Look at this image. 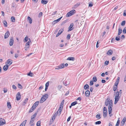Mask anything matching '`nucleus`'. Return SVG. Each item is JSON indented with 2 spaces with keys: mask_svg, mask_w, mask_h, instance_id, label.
I'll use <instances>...</instances> for the list:
<instances>
[{
  "mask_svg": "<svg viewBox=\"0 0 126 126\" xmlns=\"http://www.w3.org/2000/svg\"><path fill=\"white\" fill-rule=\"evenodd\" d=\"M105 104L106 106H107L108 105V111L109 113L110 114V116L111 117L112 115V114H111L112 107L113 104L111 100L109 101L107 100L105 102Z\"/></svg>",
  "mask_w": 126,
  "mask_h": 126,
  "instance_id": "nucleus-1",
  "label": "nucleus"
},
{
  "mask_svg": "<svg viewBox=\"0 0 126 126\" xmlns=\"http://www.w3.org/2000/svg\"><path fill=\"white\" fill-rule=\"evenodd\" d=\"M116 94L115 97V101L114 103L115 104H116L117 102L118 101L119 98H120L121 95H120L118 91L116 92H115Z\"/></svg>",
  "mask_w": 126,
  "mask_h": 126,
  "instance_id": "nucleus-2",
  "label": "nucleus"
},
{
  "mask_svg": "<svg viewBox=\"0 0 126 126\" xmlns=\"http://www.w3.org/2000/svg\"><path fill=\"white\" fill-rule=\"evenodd\" d=\"M103 116L105 117L107 116V109L105 107H104L103 109Z\"/></svg>",
  "mask_w": 126,
  "mask_h": 126,
  "instance_id": "nucleus-3",
  "label": "nucleus"
},
{
  "mask_svg": "<svg viewBox=\"0 0 126 126\" xmlns=\"http://www.w3.org/2000/svg\"><path fill=\"white\" fill-rule=\"evenodd\" d=\"M64 67V63H62L59 65L57 66L56 67L55 69H59L62 68H63Z\"/></svg>",
  "mask_w": 126,
  "mask_h": 126,
  "instance_id": "nucleus-4",
  "label": "nucleus"
},
{
  "mask_svg": "<svg viewBox=\"0 0 126 126\" xmlns=\"http://www.w3.org/2000/svg\"><path fill=\"white\" fill-rule=\"evenodd\" d=\"M6 123L5 121V120L1 118L0 119V126L3 125Z\"/></svg>",
  "mask_w": 126,
  "mask_h": 126,
  "instance_id": "nucleus-5",
  "label": "nucleus"
},
{
  "mask_svg": "<svg viewBox=\"0 0 126 126\" xmlns=\"http://www.w3.org/2000/svg\"><path fill=\"white\" fill-rule=\"evenodd\" d=\"M21 95L19 92H18L16 95V98L17 100H19L20 99Z\"/></svg>",
  "mask_w": 126,
  "mask_h": 126,
  "instance_id": "nucleus-6",
  "label": "nucleus"
},
{
  "mask_svg": "<svg viewBox=\"0 0 126 126\" xmlns=\"http://www.w3.org/2000/svg\"><path fill=\"white\" fill-rule=\"evenodd\" d=\"M14 40H13V37H11L9 41V45L10 46H12L14 43Z\"/></svg>",
  "mask_w": 126,
  "mask_h": 126,
  "instance_id": "nucleus-7",
  "label": "nucleus"
},
{
  "mask_svg": "<svg viewBox=\"0 0 126 126\" xmlns=\"http://www.w3.org/2000/svg\"><path fill=\"white\" fill-rule=\"evenodd\" d=\"M12 63V61L10 59L8 60L6 62H5V63H7L8 65H10Z\"/></svg>",
  "mask_w": 126,
  "mask_h": 126,
  "instance_id": "nucleus-8",
  "label": "nucleus"
},
{
  "mask_svg": "<svg viewBox=\"0 0 126 126\" xmlns=\"http://www.w3.org/2000/svg\"><path fill=\"white\" fill-rule=\"evenodd\" d=\"M10 35V33L9 31H8L4 35V38L6 39Z\"/></svg>",
  "mask_w": 126,
  "mask_h": 126,
  "instance_id": "nucleus-9",
  "label": "nucleus"
},
{
  "mask_svg": "<svg viewBox=\"0 0 126 126\" xmlns=\"http://www.w3.org/2000/svg\"><path fill=\"white\" fill-rule=\"evenodd\" d=\"M63 31V29H61L58 32V33L56 34V37H57Z\"/></svg>",
  "mask_w": 126,
  "mask_h": 126,
  "instance_id": "nucleus-10",
  "label": "nucleus"
},
{
  "mask_svg": "<svg viewBox=\"0 0 126 126\" xmlns=\"http://www.w3.org/2000/svg\"><path fill=\"white\" fill-rule=\"evenodd\" d=\"M74 26V24L73 23H71L70 24L69 27V29L68 30V32H69L72 30L73 29V28H72Z\"/></svg>",
  "mask_w": 126,
  "mask_h": 126,
  "instance_id": "nucleus-11",
  "label": "nucleus"
},
{
  "mask_svg": "<svg viewBox=\"0 0 126 126\" xmlns=\"http://www.w3.org/2000/svg\"><path fill=\"white\" fill-rule=\"evenodd\" d=\"M126 118L125 117H124L123 119L121 121V125L122 126H123L124 124H125V123L126 122Z\"/></svg>",
  "mask_w": 126,
  "mask_h": 126,
  "instance_id": "nucleus-12",
  "label": "nucleus"
},
{
  "mask_svg": "<svg viewBox=\"0 0 126 126\" xmlns=\"http://www.w3.org/2000/svg\"><path fill=\"white\" fill-rule=\"evenodd\" d=\"M46 99V98H45L44 97V96H42L40 100V102L41 103H42L44 102Z\"/></svg>",
  "mask_w": 126,
  "mask_h": 126,
  "instance_id": "nucleus-13",
  "label": "nucleus"
},
{
  "mask_svg": "<svg viewBox=\"0 0 126 126\" xmlns=\"http://www.w3.org/2000/svg\"><path fill=\"white\" fill-rule=\"evenodd\" d=\"M9 65L8 64H6L5 65L3 68V70L4 71H6L8 68Z\"/></svg>",
  "mask_w": 126,
  "mask_h": 126,
  "instance_id": "nucleus-14",
  "label": "nucleus"
},
{
  "mask_svg": "<svg viewBox=\"0 0 126 126\" xmlns=\"http://www.w3.org/2000/svg\"><path fill=\"white\" fill-rule=\"evenodd\" d=\"M39 103L38 101H36L35 102L33 105L32 106L34 108H36V107L38 106Z\"/></svg>",
  "mask_w": 126,
  "mask_h": 126,
  "instance_id": "nucleus-15",
  "label": "nucleus"
},
{
  "mask_svg": "<svg viewBox=\"0 0 126 126\" xmlns=\"http://www.w3.org/2000/svg\"><path fill=\"white\" fill-rule=\"evenodd\" d=\"M90 93L89 91L88 90H87L85 92V95L86 97H88L90 95Z\"/></svg>",
  "mask_w": 126,
  "mask_h": 126,
  "instance_id": "nucleus-16",
  "label": "nucleus"
},
{
  "mask_svg": "<svg viewBox=\"0 0 126 126\" xmlns=\"http://www.w3.org/2000/svg\"><path fill=\"white\" fill-rule=\"evenodd\" d=\"M120 78L119 77H118L117 78V80L115 82V85L116 86H117L118 85L119 83V80H120Z\"/></svg>",
  "mask_w": 126,
  "mask_h": 126,
  "instance_id": "nucleus-17",
  "label": "nucleus"
},
{
  "mask_svg": "<svg viewBox=\"0 0 126 126\" xmlns=\"http://www.w3.org/2000/svg\"><path fill=\"white\" fill-rule=\"evenodd\" d=\"M113 52L112 51L111 49H110L108 51L107 54L109 55H110L112 54Z\"/></svg>",
  "mask_w": 126,
  "mask_h": 126,
  "instance_id": "nucleus-18",
  "label": "nucleus"
},
{
  "mask_svg": "<svg viewBox=\"0 0 126 126\" xmlns=\"http://www.w3.org/2000/svg\"><path fill=\"white\" fill-rule=\"evenodd\" d=\"M67 60L74 61L75 60V58L73 57H68L67 59Z\"/></svg>",
  "mask_w": 126,
  "mask_h": 126,
  "instance_id": "nucleus-19",
  "label": "nucleus"
},
{
  "mask_svg": "<svg viewBox=\"0 0 126 126\" xmlns=\"http://www.w3.org/2000/svg\"><path fill=\"white\" fill-rule=\"evenodd\" d=\"M27 120H26L24 121L19 126H25Z\"/></svg>",
  "mask_w": 126,
  "mask_h": 126,
  "instance_id": "nucleus-20",
  "label": "nucleus"
},
{
  "mask_svg": "<svg viewBox=\"0 0 126 126\" xmlns=\"http://www.w3.org/2000/svg\"><path fill=\"white\" fill-rule=\"evenodd\" d=\"M80 4V3H78L77 4H75L73 7V8L74 9H75L78 7Z\"/></svg>",
  "mask_w": 126,
  "mask_h": 126,
  "instance_id": "nucleus-21",
  "label": "nucleus"
},
{
  "mask_svg": "<svg viewBox=\"0 0 126 126\" xmlns=\"http://www.w3.org/2000/svg\"><path fill=\"white\" fill-rule=\"evenodd\" d=\"M47 2V0H42L41 1V3L43 4H46Z\"/></svg>",
  "mask_w": 126,
  "mask_h": 126,
  "instance_id": "nucleus-22",
  "label": "nucleus"
},
{
  "mask_svg": "<svg viewBox=\"0 0 126 126\" xmlns=\"http://www.w3.org/2000/svg\"><path fill=\"white\" fill-rule=\"evenodd\" d=\"M28 20L30 24H31L32 23V19L29 16H28Z\"/></svg>",
  "mask_w": 126,
  "mask_h": 126,
  "instance_id": "nucleus-23",
  "label": "nucleus"
},
{
  "mask_svg": "<svg viewBox=\"0 0 126 126\" xmlns=\"http://www.w3.org/2000/svg\"><path fill=\"white\" fill-rule=\"evenodd\" d=\"M84 89L86 90L89 89V86L88 84L85 85L84 87Z\"/></svg>",
  "mask_w": 126,
  "mask_h": 126,
  "instance_id": "nucleus-24",
  "label": "nucleus"
},
{
  "mask_svg": "<svg viewBox=\"0 0 126 126\" xmlns=\"http://www.w3.org/2000/svg\"><path fill=\"white\" fill-rule=\"evenodd\" d=\"M35 109V108H34L32 106V107L31 108V109H30V110L29 111V112L31 113V112H32L34 110V109Z\"/></svg>",
  "mask_w": 126,
  "mask_h": 126,
  "instance_id": "nucleus-25",
  "label": "nucleus"
},
{
  "mask_svg": "<svg viewBox=\"0 0 126 126\" xmlns=\"http://www.w3.org/2000/svg\"><path fill=\"white\" fill-rule=\"evenodd\" d=\"M120 123V118H119L115 125V126H119Z\"/></svg>",
  "mask_w": 126,
  "mask_h": 126,
  "instance_id": "nucleus-26",
  "label": "nucleus"
},
{
  "mask_svg": "<svg viewBox=\"0 0 126 126\" xmlns=\"http://www.w3.org/2000/svg\"><path fill=\"white\" fill-rule=\"evenodd\" d=\"M72 15V14H71V13L70 12L68 13L66 15V17H69L71 16Z\"/></svg>",
  "mask_w": 126,
  "mask_h": 126,
  "instance_id": "nucleus-27",
  "label": "nucleus"
},
{
  "mask_svg": "<svg viewBox=\"0 0 126 126\" xmlns=\"http://www.w3.org/2000/svg\"><path fill=\"white\" fill-rule=\"evenodd\" d=\"M28 100V98H26L25 100L24 101L23 103H22V105H25V104L27 103V102Z\"/></svg>",
  "mask_w": 126,
  "mask_h": 126,
  "instance_id": "nucleus-28",
  "label": "nucleus"
},
{
  "mask_svg": "<svg viewBox=\"0 0 126 126\" xmlns=\"http://www.w3.org/2000/svg\"><path fill=\"white\" fill-rule=\"evenodd\" d=\"M7 106H8V108L10 109L11 108V104L9 102H8L7 103Z\"/></svg>",
  "mask_w": 126,
  "mask_h": 126,
  "instance_id": "nucleus-29",
  "label": "nucleus"
},
{
  "mask_svg": "<svg viewBox=\"0 0 126 126\" xmlns=\"http://www.w3.org/2000/svg\"><path fill=\"white\" fill-rule=\"evenodd\" d=\"M63 83L64 84L65 86H67L69 84V82H68L67 81H64L63 82Z\"/></svg>",
  "mask_w": 126,
  "mask_h": 126,
  "instance_id": "nucleus-30",
  "label": "nucleus"
},
{
  "mask_svg": "<svg viewBox=\"0 0 126 126\" xmlns=\"http://www.w3.org/2000/svg\"><path fill=\"white\" fill-rule=\"evenodd\" d=\"M93 80L92 81L94 82H96L97 80V78L95 77H93Z\"/></svg>",
  "mask_w": 126,
  "mask_h": 126,
  "instance_id": "nucleus-31",
  "label": "nucleus"
},
{
  "mask_svg": "<svg viewBox=\"0 0 126 126\" xmlns=\"http://www.w3.org/2000/svg\"><path fill=\"white\" fill-rule=\"evenodd\" d=\"M122 32V30L121 29H119L118 30V35H120L121 33Z\"/></svg>",
  "mask_w": 126,
  "mask_h": 126,
  "instance_id": "nucleus-32",
  "label": "nucleus"
},
{
  "mask_svg": "<svg viewBox=\"0 0 126 126\" xmlns=\"http://www.w3.org/2000/svg\"><path fill=\"white\" fill-rule=\"evenodd\" d=\"M78 103L77 101H75L71 103V106H74Z\"/></svg>",
  "mask_w": 126,
  "mask_h": 126,
  "instance_id": "nucleus-33",
  "label": "nucleus"
},
{
  "mask_svg": "<svg viewBox=\"0 0 126 126\" xmlns=\"http://www.w3.org/2000/svg\"><path fill=\"white\" fill-rule=\"evenodd\" d=\"M3 24L4 27H7V23L6 21L5 20L3 21Z\"/></svg>",
  "mask_w": 126,
  "mask_h": 126,
  "instance_id": "nucleus-34",
  "label": "nucleus"
},
{
  "mask_svg": "<svg viewBox=\"0 0 126 126\" xmlns=\"http://www.w3.org/2000/svg\"><path fill=\"white\" fill-rule=\"evenodd\" d=\"M37 115L36 113H35L34 114L32 115L31 117V119H34L36 116Z\"/></svg>",
  "mask_w": 126,
  "mask_h": 126,
  "instance_id": "nucleus-35",
  "label": "nucleus"
},
{
  "mask_svg": "<svg viewBox=\"0 0 126 126\" xmlns=\"http://www.w3.org/2000/svg\"><path fill=\"white\" fill-rule=\"evenodd\" d=\"M41 121H38L36 124L37 126H41Z\"/></svg>",
  "mask_w": 126,
  "mask_h": 126,
  "instance_id": "nucleus-36",
  "label": "nucleus"
},
{
  "mask_svg": "<svg viewBox=\"0 0 126 126\" xmlns=\"http://www.w3.org/2000/svg\"><path fill=\"white\" fill-rule=\"evenodd\" d=\"M43 96H44V97L47 99L48 97V95L47 94H46L44 95Z\"/></svg>",
  "mask_w": 126,
  "mask_h": 126,
  "instance_id": "nucleus-37",
  "label": "nucleus"
},
{
  "mask_svg": "<svg viewBox=\"0 0 126 126\" xmlns=\"http://www.w3.org/2000/svg\"><path fill=\"white\" fill-rule=\"evenodd\" d=\"M63 108H62V107H60L59 108L58 111H59V112H60L59 115H60V114H61V112L62 111V110L63 109Z\"/></svg>",
  "mask_w": 126,
  "mask_h": 126,
  "instance_id": "nucleus-38",
  "label": "nucleus"
},
{
  "mask_svg": "<svg viewBox=\"0 0 126 126\" xmlns=\"http://www.w3.org/2000/svg\"><path fill=\"white\" fill-rule=\"evenodd\" d=\"M126 23L125 21H123L121 23V25L122 26H124L125 24Z\"/></svg>",
  "mask_w": 126,
  "mask_h": 126,
  "instance_id": "nucleus-39",
  "label": "nucleus"
},
{
  "mask_svg": "<svg viewBox=\"0 0 126 126\" xmlns=\"http://www.w3.org/2000/svg\"><path fill=\"white\" fill-rule=\"evenodd\" d=\"M120 37L119 36H117L115 38V40L116 41H118L120 40Z\"/></svg>",
  "mask_w": 126,
  "mask_h": 126,
  "instance_id": "nucleus-40",
  "label": "nucleus"
},
{
  "mask_svg": "<svg viewBox=\"0 0 126 126\" xmlns=\"http://www.w3.org/2000/svg\"><path fill=\"white\" fill-rule=\"evenodd\" d=\"M34 121V119H31L29 123V124H31Z\"/></svg>",
  "mask_w": 126,
  "mask_h": 126,
  "instance_id": "nucleus-41",
  "label": "nucleus"
},
{
  "mask_svg": "<svg viewBox=\"0 0 126 126\" xmlns=\"http://www.w3.org/2000/svg\"><path fill=\"white\" fill-rule=\"evenodd\" d=\"M71 13V14H72V15L74 14V13H75L76 11L75 10H72L70 11Z\"/></svg>",
  "mask_w": 126,
  "mask_h": 126,
  "instance_id": "nucleus-42",
  "label": "nucleus"
},
{
  "mask_svg": "<svg viewBox=\"0 0 126 126\" xmlns=\"http://www.w3.org/2000/svg\"><path fill=\"white\" fill-rule=\"evenodd\" d=\"M11 19L12 21L14 22L15 20V17L13 16H12L11 17Z\"/></svg>",
  "mask_w": 126,
  "mask_h": 126,
  "instance_id": "nucleus-43",
  "label": "nucleus"
},
{
  "mask_svg": "<svg viewBox=\"0 0 126 126\" xmlns=\"http://www.w3.org/2000/svg\"><path fill=\"white\" fill-rule=\"evenodd\" d=\"M96 118L98 119H100L101 118L100 114H98L96 116Z\"/></svg>",
  "mask_w": 126,
  "mask_h": 126,
  "instance_id": "nucleus-44",
  "label": "nucleus"
},
{
  "mask_svg": "<svg viewBox=\"0 0 126 126\" xmlns=\"http://www.w3.org/2000/svg\"><path fill=\"white\" fill-rule=\"evenodd\" d=\"M58 22L57 21V20H55L53 21L52 22V24L53 25L55 24V23H57Z\"/></svg>",
  "mask_w": 126,
  "mask_h": 126,
  "instance_id": "nucleus-45",
  "label": "nucleus"
},
{
  "mask_svg": "<svg viewBox=\"0 0 126 126\" xmlns=\"http://www.w3.org/2000/svg\"><path fill=\"white\" fill-rule=\"evenodd\" d=\"M94 81L92 80H91L90 81L89 85L90 86L94 84Z\"/></svg>",
  "mask_w": 126,
  "mask_h": 126,
  "instance_id": "nucleus-46",
  "label": "nucleus"
},
{
  "mask_svg": "<svg viewBox=\"0 0 126 126\" xmlns=\"http://www.w3.org/2000/svg\"><path fill=\"white\" fill-rule=\"evenodd\" d=\"M101 123V121H98L96 122L95 123V124L96 125H99Z\"/></svg>",
  "mask_w": 126,
  "mask_h": 126,
  "instance_id": "nucleus-47",
  "label": "nucleus"
},
{
  "mask_svg": "<svg viewBox=\"0 0 126 126\" xmlns=\"http://www.w3.org/2000/svg\"><path fill=\"white\" fill-rule=\"evenodd\" d=\"M33 75V73H32L31 72H29V73H28L27 74V75L28 76H31V77H32V75Z\"/></svg>",
  "mask_w": 126,
  "mask_h": 126,
  "instance_id": "nucleus-48",
  "label": "nucleus"
},
{
  "mask_svg": "<svg viewBox=\"0 0 126 126\" xmlns=\"http://www.w3.org/2000/svg\"><path fill=\"white\" fill-rule=\"evenodd\" d=\"M30 46H25V47H24L25 49L26 50H28V49L29 48Z\"/></svg>",
  "mask_w": 126,
  "mask_h": 126,
  "instance_id": "nucleus-49",
  "label": "nucleus"
},
{
  "mask_svg": "<svg viewBox=\"0 0 126 126\" xmlns=\"http://www.w3.org/2000/svg\"><path fill=\"white\" fill-rule=\"evenodd\" d=\"M117 86H114L113 87V90L114 91H115L116 90L117 88Z\"/></svg>",
  "mask_w": 126,
  "mask_h": 126,
  "instance_id": "nucleus-50",
  "label": "nucleus"
},
{
  "mask_svg": "<svg viewBox=\"0 0 126 126\" xmlns=\"http://www.w3.org/2000/svg\"><path fill=\"white\" fill-rule=\"evenodd\" d=\"M18 87L19 88H20V89H22V86L20 84L18 83Z\"/></svg>",
  "mask_w": 126,
  "mask_h": 126,
  "instance_id": "nucleus-51",
  "label": "nucleus"
},
{
  "mask_svg": "<svg viewBox=\"0 0 126 126\" xmlns=\"http://www.w3.org/2000/svg\"><path fill=\"white\" fill-rule=\"evenodd\" d=\"M123 32L125 34L126 33V27L124 28L123 31Z\"/></svg>",
  "mask_w": 126,
  "mask_h": 126,
  "instance_id": "nucleus-52",
  "label": "nucleus"
},
{
  "mask_svg": "<svg viewBox=\"0 0 126 126\" xmlns=\"http://www.w3.org/2000/svg\"><path fill=\"white\" fill-rule=\"evenodd\" d=\"M57 113H55L53 115V117L54 118V119L56 117Z\"/></svg>",
  "mask_w": 126,
  "mask_h": 126,
  "instance_id": "nucleus-53",
  "label": "nucleus"
},
{
  "mask_svg": "<svg viewBox=\"0 0 126 126\" xmlns=\"http://www.w3.org/2000/svg\"><path fill=\"white\" fill-rule=\"evenodd\" d=\"M70 34H68L67 36V38L68 39H70Z\"/></svg>",
  "mask_w": 126,
  "mask_h": 126,
  "instance_id": "nucleus-54",
  "label": "nucleus"
},
{
  "mask_svg": "<svg viewBox=\"0 0 126 126\" xmlns=\"http://www.w3.org/2000/svg\"><path fill=\"white\" fill-rule=\"evenodd\" d=\"M109 63V62L108 61H106L105 62V65H108Z\"/></svg>",
  "mask_w": 126,
  "mask_h": 126,
  "instance_id": "nucleus-55",
  "label": "nucleus"
},
{
  "mask_svg": "<svg viewBox=\"0 0 126 126\" xmlns=\"http://www.w3.org/2000/svg\"><path fill=\"white\" fill-rule=\"evenodd\" d=\"M93 3L92 2L90 3L89 4V7H91L93 6Z\"/></svg>",
  "mask_w": 126,
  "mask_h": 126,
  "instance_id": "nucleus-56",
  "label": "nucleus"
},
{
  "mask_svg": "<svg viewBox=\"0 0 126 126\" xmlns=\"http://www.w3.org/2000/svg\"><path fill=\"white\" fill-rule=\"evenodd\" d=\"M49 81H48L45 84L46 87H48L49 85Z\"/></svg>",
  "mask_w": 126,
  "mask_h": 126,
  "instance_id": "nucleus-57",
  "label": "nucleus"
},
{
  "mask_svg": "<svg viewBox=\"0 0 126 126\" xmlns=\"http://www.w3.org/2000/svg\"><path fill=\"white\" fill-rule=\"evenodd\" d=\"M12 88L13 89H15V90H16V87L14 85H12Z\"/></svg>",
  "mask_w": 126,
  "mask_h": 126,
  "instance_id": "nucleus-58",
  "label": "nucleus"
},
{
  "mask_svg": "<svg viewBox=\"0 0 126 126\" xmlns=\"http://www.w3.org/2000/svg\"><path fill=\"white\" fill-rule=\"evenodd\" d=\"M81 98L80 97H78L76 99V100H79L80 101H81Z\"/></svg>",
  "mask_w": 126,
  "mask_h": 126,
  "instance_id": "nucleus-59",
  "label": "nucleus"
},
{
  "mask_svg": "<svg viewBox=\"0 0 126 126\" xmlns=\"http://www.w3.org/2000/svg\"><path fill=\"white\" fill-rule=\"evenodd\" d=\"M24 40H25V42H26L28 40V37L26 36Z\"/></svg>",
  "mask_w": 126,
  "mask_h": 126,
  "instance_id": "nucleus-60",
  "label": "nucleus"
},
{
  "mask_svg": "<svg viewBox=\"0 0 126 126\" xmlns=\"http://www.w3.org/2000/svg\"><path fill=\"white\" fill-rule=\"evenodd\" d=\"M62 87V86L61 85H59L58 87V89L60 90Z\"/></svg>",
  "mask_w": 126,
  "mask_h": 126,
  "instance_id": "nucleus-61",
  "label": "nucleus"
},
{
  "mask_svg": "<svg viewBox=\"0 0 126 126\" xmlns=\"http://www.w3.org/2000/svg\"><path fill=\"white\" fill-rule=\"evenodd\" d=\"M62 17H60V18H58L56 20H57V21L58 22H59L60 20L62 18Z\"/></svg>",
  "mask_w": 126,
  "mask_h": 126,
  "instance_id": "nucleus-62",
  "label": "nucleus"
},
{
  "mask_svg": "<svg viewBox=\"0 0 126 126\" xmlns=\"http://www.w3.org/2000/svg\"><path fill=\"white\" fill-rule=\"evenodd\" d=\"M90 90L91 92H92L93 90V88L92 87H91L90 88Z\"/></svg>",
  "mask_w": 126,
  "mask_h": 126,
  "instance_id": "nucleus-63",
  "label": "nucleus"
},
{
  "mask_svg": "<svg viewBox=\"0 0 126 126\" xmlns=\"http://www.w3.org/2000/svg\"><path fill=\"white\" fill-rule=\"evenodd\" d=\"M123 15L124 16H126V11H124Z\"/></svg>",
  "mask_w": 126,
  "mask_h": 126,
  "instance_id": "nucleus-64",
  "label": "nucleus"
}]
</instances>
